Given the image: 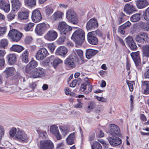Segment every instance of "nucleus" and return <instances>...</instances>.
I'll use <instances>...</instances> for the list:
<instances>
[{
    "mask_svg": "<svg viewBox=\"0 0 149 149\" xmlns=\"http://www.w3.org/2000/svg\"><path fill=\"white\" fill-rule=\"evenodd\" d=\"M85 33L81 29L77 30L73 34L71 38L77 44L81 45L84 40Z\"/></svg>",
    "mask_w": 149,
    "mask_h": 149,
    "instance_id": "1",
    "label": "nucleus"
},
{
    "mask_svg": "<svg viewBox=\"0 0 149 149\" xmlns=\"http://www.w3.org/2000/svg\"><path fill=\"white\" fill-rule=\"evenodd\" d=\"M84 79V82L81 84L80 90L82 92L84 91L85 94H88L91 91L93 86L90 84V81L88 77H85Z\"/></svg>",
    "mask_w": 149,
    "mask_h": 149,
    "instance_id": "2",
    "label": "nucleus"
},
{
    "mask_svg": "<svg viewBox=\"0 0 149 149\" xmlns=\"http://www.w3.org/2000/svg\"><path fill=\"white\" fill-rule=\"evenodd\" d=\"M58 29L60 31L61 34L66 36L69 35L70 32L72 30L71 27L68 25L64 22H61L59 23Z\"/></svg>",
    "mask_w": 149,
    "mask_h": 149,
    "instance_id": "3",
    "label": "nucleus"
},
{
    "mask_svg": "<svg viewBox=\"0 0 149 149\" xmlns=\"http://www.w3.org/2000/svg\"><path fill=\"white\" fill-rule=\"evenodd\" d=\"M66 18L68 20L73 24H77L78 22L76 13L73 10H68L66 13Z\"/></svg>",
    "mask_w": 149,
    "mask_h": 149,
    "instance_id": "4",
    "label": "nucleus"
},
{
    "mask_svg": "<svg viewBox=\"0 0 149 149\" xmlns=\"http://www.w3.org/2000/svg\"><path fill=\"white\" fill-rule=\"evenodd\" d=\"M15 139L19 142L26 143L29 141V137L24 131L17 128Z\"/></svg>",
    "mask_w": 149,
    "mask_h": 149,
    "instance_id": "5",
    "label": "nucleus"
},
{
    "mask_svg": "<svg viewBox=\"0 0 149 149\" xmlns=\"http://www.w3.org/2000/svg\"><path fill=\"white\" fill-rule=\"evenodd\" d=\"M78 61L77 56L75 53L72 54L65 60V64L70 67H74L76 63Z\"/></svg>",
    "mask_w": 149,
    "mask_h": 149,
    "instance_id": "6",
    "label": "nucleus"
},
{
    "mask_svg": "<svg viewBox=\"0 0 149 149\" xmlns=\"http://www.w3.org/2000/svg\"><path fill=\"white\" fill-rule=\"evenodd\" d=\"M30 74L31 77L33 78L41 77L46 75L45 70L40 67L36 68L32 71Z\"/></svg>",
    "mask_w": 149,
    "mask_h": 149,
    "instance_id": "7",
    "label": "nucleus"
},
{
    "mask_svg": "<svg viewBox=\"0 0 149 149\" xmlns=\"http://www.w3.org/2000/svg\"><path fill=\"white\" fill-rule=\"evenodd\" d=\"M23 34L17 30L13 29L10 30L8 36L11 38L14 41L18 42L21 38Z\"/></svg>",
    "mask_w": 149,
    "mask_h": 149,
    "instance_id": "8",
    "label": "nucleus"
},
{
    "mask_svg": "<svg viewBox=\"0 0 149 149\" xmlns=\"http://www.w3.org/2000/svg\"><path fill=\"white\" fill-rule=\"evenodd\" d=\"M49 28L50 26L48 24L44 23L38 24L37 25L36 28L35 32L38 35L41 36Z\"/></svg>",
    "mask_w": 149,
    "mask_h": 149,
    "instance_id": "9",
    "label": "nucleus"
},
{
    "mask_svg": "<svg viewBox=\"0 0 149 149\" xmlns=\"http://www.w3.org/2000/svg\"><path fill=\"white\" fill-rule=\"evenodd\" d=\"M109 132L112 136L121 135L120 130L118 127L114 124H110L109 125Z\"/></svg>",
    "mask_w": 149,
    "mask_h": 149,
    "instance_id": "10",
    "label": "nucleus"
},
{
    "mask_svg": "<svg viewBox=\"0 0 149 149\" xmlns=\"http://www.w3.org/2000/svg\"><path fill=\"white\" fill-rule=\"evenodd\" d=\"M58 36L57 33L52 30L48 31L44 36V38L49 41H52L55 40Z\"/></svg>",
    "mask_w": 149,
    "mask_h": 149,
    "instance_id": "11",
    "label": "nucleus"
},
{
    "mask_svg": "<svg viewBox=\"0 0 149 149\" xmlns=\"http://www.w3.org/2000/svg\"><path fill=\"white\" fill-rule=\"evenodd\" d=\"M98 24L95 18L91 19L87 23L86 27L87 30H93L98 27Z\"/></svg>",
    "mask_w": 149,
    "mask_h": 149,
    "instance_id": "12",
    "label": "nucleus"
},
{
    "mask_svg": "<svg viewBox=\"0 0 149 149\" xmlns=\"http://www.w3.org/2000/svg\"><path fill=\"white\" fill-rule=\"evenodd\" d=\"M47 53L48 52L45 48H41L37 52L36 58L37 60H41L46 57Z\"/></svg>",
    "mask_w": 149,
    "mask_h": 149,
    "instance_id": "13",
    "label": "nucleus"
},
{
    "mask_svg": "<svg viewBox=\"0 0 149 149\" xmlns=\"http://www.w3.org/2000/svg\"><path fill=\"white\" fill-rule=\"evenodd\" d=\"M54 147L53 143L49 140L40 141V149H52Z\"/></svg>",
    "mask_w": 149,
    "mask_h": 149,
    "instance_id": "14",
    "label": "nucleus"
},
{
    "mask_svg": "<svg viewBox=\"0 0 149 149\" xmlns=\"http://www.w3.org/2000/svg\"><path fill=\"white\" fill-rule=\"evenodd\" d=\"M50 132L55 135L58 140L62 139V136L60 134L57 126L53 125L50 127Z\"/></svg>",
    "mask_w": 149,
    "mask_h": 149,
    "instance_id": "15",
    "label": "nucleus"
},
{
    "mask_svg": "<svg viewBox=\"0 0 149 149\" xmlns=\"http://www.w3.org/2000/svg\"><path fill=\"white\" fill-rule=\"evenodd\" d=\"M47 62L49 63L52 64V65L54 68H56L57 65L62 62V61L58 58H55L54 56H52L47 59Z\"/></svg>",
    "mask_w": 149,
    "mask_h": 149,
    "instance_id": "16",
    "label": "nucleus"
},
{
    "mask_svg": "<svg viewBox=\"0 0 149 149\" xmlns=\"http://www.w3.org/2000/svg\"><path fill=\"white\" fill-rule=\"evenodd\" d=\"M0 9L6 13H8L10 10V5L8 0H0Z\"/></svg>",
    "mask_w": 149,
    "mask_h": 149,
    "instance_id": "17",
    "label": "nucleus"
},
{
    "mask_svg": "<svg viewBox=\"0 0 149 149\" xmlns=\"http://www.w3.org/2000/svg\"><path fill=\"white\" fill-rule=\"evenodd\" d=\"M108 139L110 144L113 146H118L122 142L121 139L117 137L109 136Z\"/></svg>",
    "mask_w": 149,
    "mask_h": 149,
    "instance_id": "18",
    "label": "nucleus"
},
{
    "mask_svg": "<svg viewBox=\"0 0 149 149\" xmlns=\"http://www.w3.org/2000/svg\"><path fill=\"white\" fill-rule=\"evenodd\" d=\"M31 18L33 21L37 22L40 21L42 19L41 13L38 10H34L32 13Z\"/></svg>",
    "mask_w": 149,
    "mask_h": 149,
    "instance_id": "19",
    "label": "nucleus"
},
{
    "mask_svg": "<svg viewBox=\"0 0 149 149\" xmlns=\"http://www.w3.org/2000/svg\"><path fill=\"white\" fill-rule=\"evenodd\" d=\"M140 52L137 51L135 52H132L130 56L136 66H138L140 63L141 60L139 56Z\"/></svg>",
    "mask_w": 149,
    "mask_h": 149,
    "instance_id": "20",
    "label": "nucleus"
},
{
    "mask_svg": "<svg viewBox=\"0 0 149 149\" xmlns=\"http://www.w3.org/2000/svg\"><path fill=\"white\" fill-rule=\"evenodd\" d=\"M38 65V63L34 60L31 61L26 67L25 71L28 73H31L32 69L35 68Z\"/></svg>",
    "mask_w": 149,
    "mask_h": 149,
    "instance_id": "21",
    "label": "nucleus"
},
{
    "mask_svg": "<svg viewBox=\"0 0 149 149\" xmlns=\"http://www.w3.org/2000/svg\"><path fill=\"white\" fill-rule=\"evenodd\" d=\"M135 39L137 42L143 43L148 39V35L146 33H143L136 36Z\"/></svg>",
    "mask_w": 149,
    "mask_h": 149,
    "instance_id": "22",
    "label": "nucleus"
},
{
    "mask_svg": "<svg viewBox=\"0 0 149 149\" xmlns=\"http://www.w3.org/2000/svg\"><path fill=\"white\" fill-rule=\"evenodd\" d=\"M124 10L127 13L130 14L136 11L137 10L134 6L130 3H127L124 6Z\"/></svg>",
    "mask_w": 149,
    "mask_h": 149,
    "instance_id": "23",
    "label": "nucleus"
},
{
    "mask_svg": "<svg viewBox=\"0 0 149 149\" xmlns=\"http://www.w3.org/2000/svg\"><path fill=\"white\" fill-rule=\"evenodd\" d=\"M63 15V13L61 11H56L51 16V19L53 21L60 20L62 19Z\"/></svg>",
    "mask_w": 149,
    "mask_h": 149,
    "instance_id": "24",
    "label": "nucleus"
},
{
    "mask_svg": "<svg viewBox=\"0 0 149 149\" xmlns=\"http://www.w3.org/2000/svg\"><path fill=\"white\" fill-rule=\"evenodd\" d=\"M88 40L91 44L96 45L98 42V39L97 37L93 34L92 32H89L87 35Z\"/></svg>",
    "mask_w": 149,
    "mask_h": 149,
    "instance_id": "25",
    "label": "nucleus"
},
{
    "mask_svg": "<svg viewBox=\"0 0 149 149\" xmlns=\"http://www.w3.org/2000/svg\"><path fill=\"white\" fill-rule=\"evenodd\" d=\"M68 52L67 48L64 46H61L58 47L56 51V55L60 56L66 55Z\"/></svg>",
    "mask_w": 149,
    "mask_h": 149,
    "instance_id": "26",
    "label": "nucleus"
},
{
    "mask_svg": "<svg viewBox=\"0 0 149 149\" xmlns=\"http://www.w3.org/2000/svg\"><path fill=\"white\" fill-rule=\"evenodd\" d=\"M125 40L127 44L131 50H135L137 49V47L132 37H127Z\"/></svg>",
    "mask_w": 149,
    "mask_h": 149,
    "instance_id": "27",
    "label": "nucleus"
},
{
    "mask_svg": "<svg viewBox=\"0 0 149 149\" xmlns=\"http://www.w3.org/2000/svg\"><path fill=\"white\" fill-rule=\"evenodd\" d=\"M12 3V8L13 11H17L22 6L21 2L19 0H10Z\"/></svg>",
    "mask_w": 149,
    "mask_h": 149,
    "instance_id": "28",
    "label": "nucleus"
},
{
    "mask_svg": "<svg viewBox=\"0 0 149 149\" xmlns=\"http://www.w3.org/2000/svg\"><path fill=\"white\" fill-rule=\"evenodd\" d=\"M3 72L7 77H11L15 74L16 70L14 67H8L6 68Z\"/></svg>",
    "mask_w": 149,
    "mask_h": 149,
    "instance_id": "29",
    "label": "nucleus"
},
{
    "mask_svg": "<svg viewBox=\"0 0 149 149\" xmlns=\"http://www.w3.org/2000/svg\"><path fill=\"white\" fill-rule=\"evenodd\" d=\"M149 4L146 0H139L137 1L136 5L139 9H142L145 8Z\"/></svg>",
    "mask_w": 149,
    "mask_h": 149,
    "instance_id": "30",
    "label": "nucleus"
},
{
    "mask_svg": "<svg viewBox=\"0 0 149 149\" xmlns=\"http://www.w3.org/2000/svg\"><path fill=\"white\" fill-rule=\"evenodd\" d=\"M29 11L28 10L20 12L18 13V18L20 19H27L29 16Z\"/></svg>",
    "mask_w": 149,
    "mask_h": 149,
    "instance_id": "31",
    "label": "nucleus"
},
{
    "mask_svg": "<svg viewBox=\"0 0 149 149\" xmlns=\"http://www.w3.org/2000/svg\"><path fill=\"white\" fill-rule=\"evenodd\" d=\"M7 58L8 63L11 65L13 64L17 61L16 55L13 54H11L8 55Z\"/></svg>",
    "mask_w": 149,
    "mask_h": 149,
    "instance_id": "32",
    "label": "nucleus"
},
{
    "mask_svg": "<svg viewBox=\"0 0 149 149\" xmlns=\"http://www.w3.org/2000/svg\"><path fill=\"white\" fill-rule=\"evenodd\" d=\"M97 53V51L89 49L86 50V58L90 59L95 55Z\"/></svg>",
    "mask_w": 149,
    "mask_h": 149,
    "instance_id": "33",
    "label": "nucleus"
},
{
    "mask_svg": "<svg viewBox=\"0 0 149 149\" xmlns=\"http://www.w3.org/2000/svg\"><path fill=\"white\" fill-rule=\"evenodd\" d=\"M142 88L144 89L143 93L145 94H149V81H143L142 82Z\"/></svg>",
    "mask_w": 149,
    "mask_h": 149,
    "instance_id": "34",
    "label": "nucleus"
},
{
    "mask_svg": "<svg viewBox=\"0 0 149 149\" xmlns=\"http://www.w3.org/2000/svg\"><path fill=\"white\" fill-rule=\"evenodd\" d=\"M29 50L26 49L22 53V55L20 56L21 59L22 61L25 63H27L29 61Z\"/></svg>",
    "mask_w": 149,
    "mask_h": 149,
    "instance_id": "35",
    "label": "nucleus"
},
{
    "mask_svg": "<svg viewBox=\"0 0 149 149\" xmlns=\"http://www.w3.org/2000/svg\"><path fill=\"white\" fill-rule=\"evenodd\" d=\"M58 127L62 133V135L64 137H65L69 132V127L65 125H59Z\"/></svg>",
    "mask_w": 149,
    "mask_h": 149,
    "instance_id": "36",
    "label": "nucleus"
},
{
    "mask_svg": "<svg viewBox=\"0 0 149 149\" xmlns=\"http://www.w3.org/2000/svg\"><path fill=\"white\" fill-rule=\"evenodd\" d=\"M24 49V48L22 46L19 45H14L10 48V50L12 51L20 53Z\"/></svg>",
    "mask_w": 149,
    "mask_h": 149,
    "instance_id": "37",
    "label": "nucleus"
},
{
    "mask_svg": "<svg viewBox=\"0 0 149 149\" xmlns=\"http://www.w3.org/2000/svg\"><path fill=\"white\" fill-rule=\"evenodd\" d=\"M75 137L74 133H71L68 136L66 139L68 145H71L74 143Z\"/></svg>",
    "mask_w": 149,
    "mask_h": 149,
    "instance_id": "38",
    "label": "nucleus"
},
{
    "mask_svg": "<svg viewBox=\"0 0 149 149\" xmlns=\"http://www.w3.org/2000/svg\"><path fill=\"white\" fill-rule=\"evenodd\" d=\"M143 56L147 57H149V46L148 45H145L141 47Z\"/></svg>",
    "mask_w": 149,
    "mask_h": 149,
    "instance_id": "39",
    "label": "nucleus"
},
{
    "mask_svg": "<svg viewBox=\"0 0 149 149\" xmlns=\"http://www.w3.org/2000/svg\"><path fill=\"white\" fill-rule=\"evenodd\" d=\"M25 5L28 7H32L36 5V0H24Z\"/></svg>",
    "mask_w": 149,
    "mask_h": 149,
    "instance_id": "40",
    "label": "nucleus"
},
{
    "mask_svg": "<svg viewBox=\"0 0 149 149\" xmlns=\"http://www.w3.org/2000/svg\"><path fill=\"white\" fill-rule=\"evenodd\" d=\"M140 14L137 13L132 15L130 17V19L132 22H136L140 19Z\"/></svg>",
    "mask_w": 149,
    "mask_h": 149,
    "instance_id": "41",
    "label": "nucleus"
},
{
    "mask_svg": "<svg viewBox=\"0 0 149 149\" xmlns=\"http://www.w3.org/2000/svg\"><path fill=\"white\" fill-rule=\"evenodd\" d=\"M78 102L74 104V106L75 108L82 109L84 107V103L81 101V99H77Z\"/></svg>",
    "mask_w": 149,
    "mask_h": 149,
    "instance_id": "42",
    "label": "nucleus"
},
{
    "mask_svg": "<svg viewBox=\"0 0 149 149\" xmlns=\"http://www.w3.org/2000/svg\"><path fill=\"white\" fill-rule=\"evenodd\" d=\"M8 44V41L6 39H3L0 40V48L5 49Z\"/></svg>",
    "mask_w": 149,
    "mask_h": 149,
    "instance_id": "43",
    "label": "nucleus"
},
{
    "mask_svg": "<svg viewBox=\"0 0 149 149\" xmlns=\"http://www.w3.org/2000/svg\"><path fill=\"white\" fill-rule=\"evenodd\" d=\"M95 107V103L92 102H90L88 104L87 107L86 108V111L88 113L91 112Z\"/></svg>",
    "mask_w": 149,
    "mask_h": 149,
    "instance_id": "44",
    "label": "nucleus"
},
{
    "mask_svg": "<svg viewBox=\"0 0 149 149\" xmlns=\"http://www.w3.org/2000/svg\"><path fill=\"white\" fill-rule=\"evenodd\" d=\"M45 11L47 15H49L53 12V8L50 6H47L45 8Z\"/></svg>",
    "mask_w": 149,
    "mask_h": 149,
    "instance_id": "45",
    "label": "nucleus"
},
{
    "mask_svg": "<svg viewBox=\"0 0 149 149\" xmlns=\"http://www.w3.org/2000/svg\"><path fill=\"white\" fill-rule=\"evenodd\" d=\"M34 24L33 23H29L26 24L24 28V30L26 31H31L32 28Z\"/></svg>",
    "mask_w": 149,
    "mask_h": 149,
    "instance_id": "46",
    "label": "nucleus"
},
{
    "mask_svg": "<svg viewBox=\"0 0 149 149\" xmlns=\"http://www.w3.org/2000/svg\"><path fill=\"white\" fill-rule=\"evenodd\" d=\"M17 132V129L15 127H13L10 130L9 132V134L11 137H13L15 136H15Z\"/></svg>",
    "mask_w": 149,
    "mask_h": 149,
    "instance_id": "47",
    "label": "nucleus"
},
{
    "mask_svg": "<svg viewBox=\"0 0 149 149\" xmlns=\"http://www.w3.org/2000/svg\"><path fill=\"white\" fill-rule=\"evenodd\" d=\"M75 53L76 55V53L79 56L81 59L83 58V51L81 49H75L73 50L72 53Z\"/></svg>",
    "mask_w": 149,
    "mask_h": 149,
    "instance_id": "48",
    "label": "nucleus"
},
{
    "mask_svg": "<svg viewBox=\"0 0 149 149\" xmlns=\"http://www.w3.org/2000/svg\"><path fill=\"white\" fill-rule=\"evenodd\" d=\"M92 149H102V147L100 144L97 142L95 141L91 146Z\"/></svg>",
    "mask_w": 149,
    "mask_h": 149,
    "instance_id": "49",
    "label": "nucleus"
},
{
    "mask_svg": "<svg viewBox=\"0 0 149 149\" xmlns=\"http://www.w3.org/2000/svg\"><path fill=\"white\" fill-rule=\"evenodd\" d=\"M38 134H39L40 137L43 139H46L48 136L45 132L42 131L40 130H37Z\"/></svg>",
    "mask_w": 149,
    "mask_h": 149,
    "instance_id": "50",
    "label": "nucleus"
},
{
    "mask_svg": "<svg viewBox=\"0 0 149 149\" xmlns=\"http://www.w3.org/2000/svg\"><path fill=\"white\" fill-rule=\"evenodd\" d=\"M140 26L143 29L147 31H149V23H145L143 22H141Z\"/></svg>",
    "mask_w": 149,
    "mask_h": 149,
    "instance_id": "51",
    "label": "nucleus"
},
{
    "mask_svg": "<svg viewBox=\"0 0 149 149\" xmlns=\"http://www.w3.org/2000/svg\"><path fill=\"white\" fill-rule=\"evenodd\" d=\"M143 17L146 20L149 21V7L144 12Z\"/></svg>",
    "mask_w": 149,
    "mask_h": 149,
    "instance_id": "52",
    "label": "nucleus"
},
{
    "mask_svg": "<svg viewBox=\"0 0 149 149\" xmlns=\"http://www.w3.org/2000/svg\"><path fill=\"white\" fill-rule=\"evenodd\" d=\"M56 46L53 44H49L48 45V48L52 52H53Z\"/></svg>",
    "mask_w": 149,
    "mask_h": 149,
    "instance_id": "53",
    "label": "nucleus"
},
{
    "mask_svg": "<svg viewBox=\"0 0 149 149\" xmlns=\"http://www.w3.org/2000/svg\"><path fill=\"white\" fill-rule=\"evenodd\" d=\"M7 28L6 27H1L0 26V36L4 35L6 32Z\"/></svg>",
    "mask_w": 149,
    "mask_h": 149,
    "instance_id": "54",
    "label": "nucleus"
},
{
    "mask_svg": "<svg viewBox=\"0 0 149 149\" xmlns=\"http://www.w3.org/2000/svg\"><path fill=\"white\" fill-rule=\"evenodd\" d=\"M66 37L65 36H62L58 40L57 42L60 44H62L65 41Z\"/></svg>",
    "mask_w": 149,
    "mask_h": 149,
    "instance_id": "55",
    "label": "nucleus"
},
{
    "mask_svg": "<svg viewBox=\"0 0 149 149\" xmlns=\"http://www.w3.org/2000/svg\"><path fill=\"white\" fill-rule=\"evenodd\" d=\"M125 29L124 27L122 25L120 26L118 30V32L122 35H124L125 33L124 29Z\"/></svg>",
    "mask_w": 149,
    "mask_h": 149,
    "instance_id": "56",
    "label": "nucleus"
},
{
    "mask_svg": "<svg viewBox=\"0 0 149 149\" xmlns=\"http://www.w3.org/2000/svg\"><path fill=\"white\" fill-rule=\"evenodd\" d=\"M0 140H1L4 135L5 131L3 127L1 126H0Z\"/></svg>",
    "mask_w": 149,
    "mask_h": 149,
    "instance_id": "57",
    "label": "nucleus"
},
{
    "mask_svg": "<svg viewBox=\"0 0 149 149\" xmlns=\"http://www.w3.org/2000/svg\"><path fill=\"white\" fill-rule=\"evenodd\" d=\"M32 38L31 36H27L25 39V42L26 44H29L31 42Z\"/></svg>",
    "mask_w": 149,
    "mask_h": 149,
    "instance_id": "58",
    "label": "nucleus"
},
{
    "mask_svg": "<svg viewBox=\"0 0 149 149\" xmlns=\"http://www.w3.org/2000/svg\"><path fill=\"white\" fill-rule=\"evenodd\" d=\"M15 15L12 13H9L7 16V18L8 21H10L15 18Z\"/></svg>",
    "mask_w": 149,
    "mask_h": 149,
    "instance_id": "59",
    "label": "nucleus"
},
{
    "mask_svg": "<svg viewBox=\"0 0 149 149\" xmlns=\"http://www.w3.org/2000/svg\"><path fill=\"white\" fill-rule=\"evenodd\" d=\"M97 136L100 137H103L104 136V132L101 130H98L96 132Z\"/></svg>",
    "mask_w": 149,
    "mask_h": 149,
    "instance_id": "60",
    "label": "nucleus"
},
{
    "mask_svg": "<svg viewBox=\"0 0 149 149\" xmlns=\"http://www.w3.org/2000/svg\"><path fill=\"white\" fill-rule=\"evenodd\" d=\"M92 32L93 34H96L99 36L101 37L102 36V33L99 30H97L95 31L91 32Z\"/></svg>",
    "mask_w": 149,
    "mask_h": 149,
    "instance_id": "61",
    "label": "nucleus"
},
{
    "mask_svg": "<svg viewBox=\"0 0 149 149\" xmlns=\"http://www.w3.org/2000/svg\"><path fill=\"white\" fill-rule=\"evenodd\" d=\"M5 64V61L3 59H0V69L3 68Z\"/></svg>",
    "mask_w": 149,
    "mask_h": 149,
    "instance_id": "62",
    "label": "nucleus"
},
{
    "mask_svg": "<svg viewBox=\"0 0 149 149\" xmlns=\"http://www.w3.org/2000/svg\"><path fill=\"white\" fill-rule=\"evenodd\" d=\"M127 84L130 90V91H132L133 90V84L130 82H127Z\"/></svg>",
    "mask_w": 149,
    "mask_h": 149,
    "instance_id": "63",
    "label": "nucleus"
},
{
    "mask_svg": "<svg viewBox=\"0 0 149 149\" xmlns=\"http://www.w3.org/2000/svg\"><path fill=\"white\" fill-rule=\"evenodd\" d=\"M143 76L145 78H149V68L144 72Z\"/></svg>",
    "mask_w": 149,
    "mask_h": 149,
    "instance_id": "64",
    "label": "nucleus"
}]
</instances>
